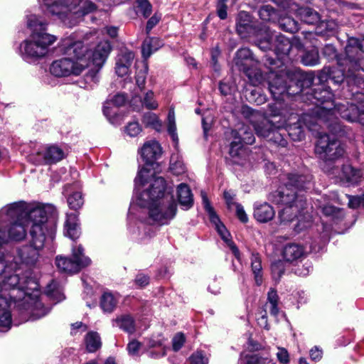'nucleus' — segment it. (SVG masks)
Here are the masks:
<instances>
[{
    "mask_svg": "<svg viewBox=\"0 0 364 364\" xmlns=\"http://www.w3.org/2000/svg\"><path fill=\"white\" fill-rule=\"evenodd\" d=\"M141 131V128L137 122H132L125 127V132L131 137L137 136Z\"/></svg>",
    "mask_w": 364,
    "mask_h": 364,
    "instance_id": "nucleus-54",
    "label": "nucleus"
},
{
    "mask_svg": "<svg viewBox=\"0 0 364 364\" xmlns=\"http://www.w3.org/2000/svg\"><path fill=\"white\" fill-rule=\"evenodd\" d=\"M236 21V30L239 36L242 38L255 36L257 38L256 43L264 36V28H267L265 26H261L259 29L257 28L256 26L252 23L250 15L244 11L238 14Z\"/></svg>",
    "mask_w": 364,
    "mask_h": 364,
    "instance_id": "nucleus-21",
    "label": "nucleus"
},
{
    "mask_svg": "<svg viewBox=\"0 0 364 364\" xmlns=\"http://www.w3.org/2000/svg\"><path fill=\"white\" fill-rule=\"evenodd\" d=\"M321 212L326 216H331L333 219L338 218L342 215V210L331 205H320Z\"/></svg>",
    "mask_w": 364,
    "mask_h": 364,
    "instance_id": "nucleus-50",
    "label": "nucleus"
},
{
    "mask_svg": "<svg viewBox=\"0 0 364 364\" xmlns=\"http://www.w3.org/2000/svg\"><path fill=\"white\" fill-rule=\"evenodd\" d=\"M137 102H139L142 107L150 110L156 109L159 107V104L155 100L154 93L151 90L143 93L142 96L136 95L133 96L132 102L134 105Z\"/></svg>",
    "mask_w": 364,
    "mask_h": 364,
    "instance_id": "nucleus-32",
    "label": "nucleus"
},
{
    "mask_svg": "<svg viewBox=\"0 0 364 364\" xmlns=\"http://www.w3.org/2000/svg\"><path fill=\"white\" fill-rule=\"evenodd\" d=\"M170 168L176 175H179L185 171V166L181 161H177L175 163L171 162Z\"/></svg>",
    "mask_w": 364,
    "mask_h": 364,
    "instance_id": "nucleus-61",
    "label": "nucleus"
},
{
    "mask_svg": "<svg viewBox=\"0 0 364 364\" xmlns=\"http://www.w3.org/2000/svg\"><path fill=\"white\" fill-rule=\"evenodd\" d=\"M296 15L307 24L317 23L320 21L319 14L309 7H301L296 10Z\"/></svg>",
    "mask_w": 364,
    "mask_h": 364,
    "instance_id": "nucleus-35",
    "label": "nucleus"
},
{
    "mask_svg": "<svg viewBox=\"0 0 364 364\" xmlns=\"http://www.w3.org/2000/svg\"><path fill=\"white\" fill-rule=\"evenodd\" d=\"M240 362L241 364H274L270 359L259 357L256 354L245 356L241 354Z\"/></svg>",
    "mask_w": 364,
    "mask_h": 364,
    "instance_id": "nucleus-44",
    "label": "nucleus"
},
{
    "mask_svg": "<svg viewBox=\"0 0 364 364\" xmlns=\"http://www.w3.org/2000/svg\"><path fill=\"white\" fill-rule=\"evenodd\" d=\"M85 343L87 350L90 353L95 352L101 347V339L99 334L96 332H89L85 337Z\"/></svg>",
    "mask_w": 364,
    "mask_h": 364,
    "instance_id": "nucleus-40",
    "label": "nucleus"
},
{
    "mask_svg": "<svg viewBox=\"0 0 364 364\" xmlns=\"http://www.w3.org/2000/svg\"><path fill=\"white\" fill-rule=\"evenodd\" d=\"M335 28L336 23L333 21H321L316 28L315 34L320 36L328 35L329 33L335 30ZM313 36H314L313 32H308L305 33V38H311Z\"/></svg>",
    "mask_w": 364,
    "mask_h": 364,
    "instance_id": "nucleus-38",
    "label": "nucleus"
},
{
    "mask_svg": "<svg viewBox=\"0 0 364 364\" xmlns=\"http://www.w3.org/2000/svg\"><path fill=\"white\" fill-rule=\"evenodd\" d=\"M127 100V97L124 94L118 93L115 95L110 102L107 103L103 107V112L106 117H109L112 114H114L115 112L112 110V108L108 106V105H112L115 107L123 106Z\"/></svg>",
    "mask_w": 364,
    "mask_h": 364,
    "instance_id": "nucleus-39",
    "label": "nucleus"
},
{
    "mask_svg": "<svg viewBox=\"0 0 364 364\" xmlns=\"http://www.w3.org/2000/svg\"><path fill=\"white\" fill-rule=\"evenodd\" d=\"M141 346V345L139 341L132 340L128 343L127 349L130 355L137 356L139 355Z\"/></svg>",
    "mask_w": 364,
    "mask_h": 364,
    "instance_id": "nucleus-55",
    "label": "nucleus"
},
{
    "mask_svg": "<svg viewBox=\"0 0 364 364\" xmlns=\"http://www.w3.org/2000/svg\"><path fill=\"white\" fill-rule=\"evenodd\" d=\"M147 67L144 66V68L138 70L136 74V84L140 91L144 88L146 78Z\"/></svg>",
    "mask_w": 364,
    "mask_h": 364,
    "instance_id": "nucleus-51",
    "label": "nucleus"
},
{
    "mask_svg": "<svg viewBox=\"0 0 364 364\" xmlns=\"http://www.w3.org/2000/svg\"><path fill=\"white\" fill-rule=\"evenodd\" d=\"M233 140L230 143L228 159L234 164L244 165L248 159L249 152L245 144H252L255 138L252 130L245 125L232 132Z\"/></svg>",
    "mask_w": 364,
    "mask_h": 364,
    "instance_id": "nucleus-13",
    "label": "nucleus"
},
{
    "mask_svg": "<svg viewBox=\"0 0 364 364\" xmlns=\"http://www.w3.org/2000/svg\"><path fill=\"white\" fill-rule=\"evenodd\" d=\"M191 364H208V358L202 351H197L189 358Z\"/></svg>",
    "mask_w": 364,
    "mask_h": 364,
    "instance_id": "nucleus-53",
    "label": "nucleus"
},
{
    "mask_svg": "<svg viewBox=\"0 0 364 364\" xmlns=\"http://www.w3.org/2000/svg\"><path fill=\"white\" fill-rule=\"evenodd\" d=\"M84 249L79 245L73 246L72 258L63 256H57L55 258V264L57 267L63 272L77 273L82 268L90 264L91 260L83 254Z\"/></svg>",
    "mask_w": 364,
    "mask_h": 364,
    "instance_id": "nucleus-16",
    "label": "nucleus"
},
{
    "mask_svg": "<svg viewBox=\"0 0 364 364\" xmlns=\"http://www.w3.org/2000/svg\"><path fill=\"white\" fill-rule=\"evenodd\" d=\"M350 58L346 55V63H349L355 73H358L359 70H362L364 72V54L361 53V55L356 53L353 54V63L350 62Z\"/></svg>",
    "mask_w": 364,
    "mask_h": 364,
    "instance_id": "nucleus-48",
    "label": "nucleus"
},
{
    "mask_svg": "<svg viewBox=\"0 0 364 364\" xmlns=\"http://www.w3.org/2000/svg\"><path fill=\"white\" fill-rule=\"evenodd\" d=\"M346 57L343 59H338L336 66L332 68H324L322 69L317 77L320 82H327L329 79L335 85H341L342 82L347 83L348 90L350 97L355 88H364V78L360 73H355L349 63H346Z\"/></svg>",
    "mask_w": 364,
    "mask_h": 364,
    "instance_id": "nucleus-11",
    "label": "nucleus"
},
{
    "mask_svg": "<svg viewBox=\"0 0 364 364\" xmlns=\"http://www.w3.org/2000/svg\"><path fill=\"white\" fill-rule=\"evenodd\" d=\"M281 180L284 186L272 193L269 200L276 204L284 207L279 212V223L287 225L294 218L298 217V223L295 226V230L300 232L311 226L312 220L310 215H301L304 208L305 201L302 196H299L297 191L309 188L312 180L310 174L299 175L297 173H289L284 175Z\"/></svg>",
    "mask_w": 364,
    "mask_h": 364,
    "instance_id": "nucleus-5",
    "label": "nucleus"
},
{
    "mask_svg": "<svg viewBox=\"0 0 364 364\" xmlns=\"http://www.w3.org/2000/svg\"><path fill=\"white\" fill-rule=\"evenodd\" d=\"M277 357L278 360L282 363L287 364L289 362V353L287 349L284 348H278Z\"/></svg>",
    "mask_w": 364,
    "mask_h": 364,
    "instance_id": "nucleus-60",
    "label": "nucleus"
},
{
    "mask_svg": "<svg viewBox=\"0 0 364 364\" xmlns=\"http://www.w3.org/2000/svg\"><path fill=\"white\" fill-rule=\"evenodd\" d=\"M346 55L350 58V62L353 63V54H364V38L360 41L356 38H350L345 48Z\"/></svg>",
    "mask_w": 364,
    "mask_h": 364,
    "instance_id": "nucleus-33",
    "label": "nucleus"
},
{
    "mask_svg": "<svg viewBox=\"0 0 364 364\" xmlns=\"http://www.w3.org/2000/svg\"><path fill=\"white\" fill-rule=\"evenodd\" d=\"M323 54L328 59H333L336 57V50L333 46L328 44L323 48Z\"/></svg>",
    "mask_w": 364,
    "mask_h": 364,
    "instance_id": "nucleus-63",
    "label": "nucleus"
},
{
    "mask_svg": "<svg viewBox=\"0 0 364 364\" xmlns=\"http://www.w3.org/2000/svg\"><path fill=\"white\" fill-rule=\"evenodd\" d=\"M272 274L274 280H279L284 272V267L281 261L274 262L272 265Z\"/></svg>",
    "mask_w": 364,
    "mask_h": 364,
    "instance_id": "nucleus-52",
    "label": "nucleus"
},
{
    "mask_svg": "<svg viewBox=\"0 0 364 364\" xmlns=\"http://www.w3.org/2000/svg\"><path fill=\"white\" fill-rule=\"evenodd\" d=\"M355 88L350 98L349 107L341 106L339 110L341 112L342 118L350 122H359L364 125V93Z\"/></svg>",
    "mask_w": 364,
    "mask_h": 364,
    "instance_id": "nucleus-18",
    "label": "nucleus"
},
{
    "mask_svg": "<svg viewBox=\"0 0 364 364\" xmlns=\"http://www.w3.org/2000/svg\"><path fill=\"white\" fill-rule=\"evenodd\" d=\"M25 277L21 282L23 278L16 269L11 255L0 254V332H7L11 328V308L16 304L25 321L39 319L50 311L39 299L37 279Z\"/></svg>",
    "mask_w": 364,
    "mask_h": 364,
    "instance_id": "nucleus-1",
    "label": "nucleus"
},
{
    "mask_svg": "<svg viewBox=\"0 0 364 364\" xmlns=\"http://www.w3.org/2000/svg\"><path fill=\"white\" fill-rule=\"evenodd\" d=\"M46 294L48 297L55 301V303L59 302L65 299L62 291L57 289L56 282L53 281L47 286Z\"/></svg>",
    "mask_w": 364,
    "mask_h": 364,
    "instance_id": "nucleus-46",
    "label": "nucleus"
},
{
    "mask_svg": "<svg viewBox=\"0 0 364 364\" xmlns=\"http://www.w3.org/2000/svg\"><path fill=\"white\" fill-rule=\"evenodd\" d=\"M185 343L184 335L181 333H177L173 338V349L174 351H178L181 348Z\"/></svg>",
    "mask_w": 364,
    "mask_h": 364,
    "instance_id": "nucleus-58",
    "label": "nucleus"
},
{
    "mask_svg": "<svg viewBox=\"0 0 364 364\" xmlns=\"http://www.w3.org/2000/svg\"><path fill=\"white\" fill-rule=\"evenodd\" d=\"M134 58V53L129 50L122 51L117 55L115 71L118 76L123 77L129 73Z\"/></svg>",
    "mask_w": 364,
    "mask_h": 364,
    "instance_id": "nucleus-26",
    "label": "nucleus"
},
{
    "mask_svg": "<svg viewBox=\"0 0 364 364\" xmlns=\"http://www.w3.org/2000/svg\"><path fill=\"white\" fill-rule=\"evenodd\" d=\"M274 122L261 117L260 120L253 122L255 132L259 137L267 139L278 146L284 147L287 144V140L284 138V133L280 132V129L284 127L282 123L275 126Z\"/></svg>",
    "mask_w": 364,
    "mask_h": 364,
    "instance_id": "nucleus-17",
    "label": "nucleus"
},
{
    "mask_svg": "<svg viewBox=\"0 0 364 364\" xmlns=\"http://www.w3.org/2000/svg\"><path fill=\"white\" fill-rule=\"evenodd\" d=\"M315 153L323 161L322 169L328 175H334L337 171L335 163L345 154L341 142L328 134H320L315 146Z\"/></svg>",
    "mask_w": 364,
    "mask_h": 364,
    "instance_id": "nucleus-12",
    "label": "nucleus"
},
{
    "mask_svg": "<svg viewBox=\"0 0 364 364\" xmlns=\"http://www.w3.org/2000/svg\"><path fill=\"white\" fill-rule=\"evenodd\" d=\"M279 27L284 31L295 33L299 30L297 21L289 16L282 17L279 20Z\"/></svg>",
    "mask_w": 364,
    "mask_h": 364,
    "instance_id": "nucleus-43",
    "label": "nucleus"
},
{
    "mask_svg": "<svg viewBox=\"0 0 364 364\" xmlns=\"http://www.w3.org/2000/svg\"><path fill=\"white\" fill-rule=\"evenodd\" d=\"M136 204L148 209L149 218L159 225H167L175 217L177 204L173 195L166 192V181L154 177L148 168H141L134 180Z\"/></svg>",
    "mask_w": 364,
    "mask_h": 364,
    "instance_id": "nucleus-4",
    "label": "nucleus"
},
{
    "mask_svg": "<svg viewBox=\"0 0 364 364\" xmlns=\"http://www.w3.org/2000/svg\"><path fill=\"white\" fill-rule=\"evenodd\" d=\"M235 208L236 215L237 218L243 223H246L248 222V217L246 214L242 205L240 203L236 204V206L234 207Z\"/></svg>",
    "mask_w": 364,
    "mask_h": 364,
    "instance_id": "nucleus-59",
    "label": "nucleus"
},
{
    "mask_svg": "<svg viewBox=\"0 0 364 364\" xmlns=\"http://www.w3.org/2000/svg\"><path fill=\"white\" fill-rule=\"evenodd\" d=\"M310 358L313 361H319L323 356V351L318 346H314L310 350Z\"/></svg>",
    "mask_w": 364,
    "mask_h": 364,
    "instance_id": "nucleus-62",
    "label": "nucleus"
},
{
    "mask_svg": "<svg viewBox=\"0 0 364 364\" xmlns=\"http://www.w3.org/2000/svg\"><path fill=\"white\" fill-rule=\"evenodd\" d=\"M301 62L307 66H314L319 63L318 50L313 48L311 50L306 51L301 58Z\"/></svg>",
    "mask_w": 364,
    "mask_h": 364,
    "instance_id": "nucleus-42",
    "label": "nucleus"
},
{
    "mask_svg": "<svg viewBox=\"0 0 364 364\" xmlns=\"http://www.w3.org/2000/svg\"><path fill=\"white\" fill-rule=\"evenodd\" d=\"M263 30L264 36L257 41V46L264 51L274 49L279 58L289 55L293 47L299 49L303 46L296 38L291 41L282 34H275L269 28H264Z\"/></svg>",
    "mask_w": 364,
    "mask_h": 364,
    "instance_id": "nucleus-14",
    "label": "nucleus"
},
{
    "mask_svg": "<svg viewBox=\"0 0 364 364\" xmlns=\"http://www.w3.org/2000/svg\"><path fill=\"white\" fill-rule=\"evenodd\" d=\"M305 255L306 250L304 247L296 242L286 244L282 250L283 259L288 262H296L302 259Z\"/></svg>",
    "mask_w": 364,
    "mask_h": 364,
    "instance_id": "nucleus-25",
    "label": "nucleus"
},
{
    "mask_svg": "<svg viewBox=\"0 0 364 364\" xmlns=\"http://www.w3.org/2000/svg\"><path fill=\"white\" fill-rule=\"evenodd\" d=\"M203 203L205 211L208 213L210 222L214 225L215 230L222 240L229 246L235 257L240 259V251L230 239V234L225 225L221 223L219 217L214 211L206 196L202 193Z\"/></svg>",
    "mask_w": 364,
    "mask_h": 364,
    "instance_id": "nucleus-20",
    "label": "nucleus"
},
{
    "mask_svg": "<svg viewBox=\"0 0 364 364\" xmlns=\"http://www.w3.org/2000/svg\"><path fill=\"white\" fill-rule=\"evenodd\" d=\"M119 298L111 292H105L100 299V307L104 312L111 313L117 306Z\"/></svg>",
    "mask_w": 364,
    "mask_h": 364,
    "instance_id": "nucleus-36",
    "label": "nucleus"
},
{
    "mask_svg": "<svg viewBox=\"0 0 364 364\" xmlns=\"http://www.w3.org/2000/svg\"><path fill=\"white\" fill-rule=\"evenodd\" d=\"M258 14L260 18L265 21H274L278 16L277 11L270 5L262 6Z\"/></svg>",
    "mask_w": 364,
    "mask_h": 364,
    "instance_id": "nucleus-45",
    "label": "nucleus"
},
{
    "mask_svg": "<svg viewBox=\"0 0 364 364\" xmlns=\"http://www.w3.org/2000/svg\"><path fill=\"white\" fill-rule=\"evenodd\" d=\"M139 154L147 165H151L160 157L161 147L156 141H149L144 143Z\"/></svg>",
    "mask_w": 364,
    "mask_h": 364,
    "instance_id": "nucleus-23",
    "label": "nucleus"
},
{
    "mask_svg": "<svg viewBox=\"0 0 364 364\" xmlns=\"http://www.w3.org/2000/svg\"><path fill=\"white\" fill-rule=\"evenodd\" d=\"M167 131L171 135L172 140L177 143L178 141V134L176 132V124L175 112L173 108H170L167 117Z\"/></svg>",
    "mask_w": 364,
    "mask_h": 364,
    "instance_id": "nucleus-41",
    "label": "nucleus"
},
{
    "mask_svg": "<svg viewBox=\"0 0 364 364\" xmlns=\"http://www.w3.org/2000/svg\"><path fill=\"white\" fill-rule=\"evenodd\" d=\"M46 11L55 16L66 27L76 26L82 17L96 9L90 0H40Z\"/></svg>",
    "mask_w": 364,
    "mask_h": 364,
    "instance_id": "nucleus-10",
    "label": "nucleus"
},
{
    "mask_svg": "<svg viewBox=\"0 0 364 364\" xmlns=\"http://www.w3.org/2000/svg\"><path fill=\"white\" fill-rule=\"evenodd\" d=\"M348 206L357 208L360 205L364 207V194L362 196H348Z\"/></svg>",
    "mask_w": 364,
    "mask_h": 364,
    "instance_id": "nucleus-56",
    "label": "nucleus"
},
{
    "mask_svg": "<svg viewBox=\"0 0 364 364\" xmlns=\"http://www.w3.org/2000/svg\"><path fill=\"white\" fill-rule=\"evenodd\" d=\"M315 86L311 92L305 93V100L314 105L310 114L317 121L323 122L333 134L342 136L345 132L336 115L339 114L342 118L339 107L343 105L349 107L350 102L336 104L333 100L334 95L325 82L318 81Z\"/></svg>",
    "mask_w": 364,
    "mask_h": 364,
    "instance_id": "nucleus-6",
    "label": "nucleus"
},
{
    "mask_svg": "<svg viewBox=\"0 0 364 364\" xmlns=\"http://www.w3.org/2000/svg\"><path fill=\"white\" fill-rule=\"evenodd\" d=\"M57 228L56 210L50 204L20 200L3 207L0 210V247L11 239L23 240L34 224Z\"/></svg>",
    "mask_w": 364,
    "mask_h": 364,
    "instance_id": "nucleus-3",
    "label": "nucleus"
},
{
    "mask_svg": "<svg viewBox=\"0 0 364 364\" xmlns=\"http://www.w3.org/2000/svg\"><path fill=\"white\" fill-rule=\"evenodd\" d=\"M315 75L313 72L305 73L299 69L283 70L279 73L271 71L268 75V88L273 98L283 100L286 95H297L304 92L306 89L316 87ZM309 92H311L309 90Z\"/></svg>",
    "mask_w": 364,
    "mask_h": 364,
    "instance_id": "nucleus-8",
    "label": "nucleus"
},
{
    "mask_svg": "<svg viewBox=\"0 0 364 364\" xmlns=\"http://www.w3.org/2000/svg\"><path fill=\"white\" fill-rule=\"evenodd\" d=\"M143 123L147 127H151L156 130H159L161 127V122L158 116L152 112H147L142 117Z\"/></svg>",
    "mask_w": 364,
    "mask_h": 364,
    "instance_id": "nucleus-47",
    "label": "nucleus"
},
{
    "mask_svg": "<svg viewBox=\"0 0 364 364\" xmlns=\"http://www.w3.org/2000/svg\"><path fill=\"white\" fill-rule=\"evenodd\" d=\"M112 326H116L129 334L136 331L135 321L130 314H122L112 320Z\"/></svg>",
    "mask_w": 364,
    "mask_h": 364,
    "instance_id": "nucleus-29",
    "label": "nucleus"
},
{
    "mask_svg": "<svg viewBox=\"0 0 364 364\" xmlns=\"http://www.w3.org/2000/svg\"><path fill=\"white\" fill-rule=\"evenodd\" d=\"M27 26L32 33L21 43L20 54L26 61L36 60L48 54L50 47L58 38L46 32L48 23L36 15L27 16Z\"/></svg>",
    "mask_w": 364,
    "mask_h": 364,
    "instance_id": "nucleus-9",
    "label": "nucleus"
},
{
    "mask_svg": "<svg viewBox=\"0 0 364 364\" xmlns=\"http://www.w3.org/2000/svg\"><path fill=\"white\" fill-rule=\"evenodd\" d=\"M253 215L257 221L265 223L273 219L275 211L272 206L266 202L262 203H256L254 205Z\"/></svg>",
    "mask_w": 364,
    "mask_h": 364,
    "instance_id": "nucleus-27",
    "label": "nucleus"
},
{
    "mask_svg": "<svg viewBox=\"0 0 364 364\" xmlns=\"http://www.w3.org/2000/svg\"><path fill=\"white\" fill-rule=\"evenodd\" d=\"M161 46V41L157 38H147L141 46L142 55L149 58L154 51L157 50Z\"/></svg>",
    "mask_w": 364,
    "mask_h": 364,
    "instance_id": "nucleus-37",
    "label": "nucleus"
},
{
    "mask_svg": "<svg viewBox=\"0 0 364 364\" xmlns=\"http://www.w3.org/2000/svg\"><path fill=\"white\" fill-rule=\"evenodd\" d=\"M332 177L338 178L348 184H355L362 177L360 170L354 168L350 164H343L341 171L337 167V171Z\"/></svg>",
    "mask_w": 364,
    "mask_h": 364,
    "instance_id": "nucleus-24",
    "label": "nucleus"
},
{
    "mask_svg": "<svg viewBox=\"0 0 364 364\" xmlns=\"http://www.w3.org/2000/svg\"><path fill=\"white\" fill-rule=\"evenodd\" d=\"M98 31L92 29L85 33H73L63 39L58 46L59 51L64 57L50 64V73L58 77L78 76L92 62L97 70H91L87 78L95 82L98 80L97 72L104 65L111 51L108 41L100 42L92 50L98 39Z\"/></svg>",
    "mask_w": 364,
    "mask_h": 364,
    "instance_id": "nucleus-2",
    "label": "nucleus"
},
{
    "mask_svg": "<svg viewBox=\"0 0 364 364\" xmlns=\"http://www.w3.org/2000/svg\"><path fill=\"white\" fill-rule=\"evenodd\" d=\"M64 158L63 151L55 146L42 147L36 156H31V160L36 164H54Z\"/></svg>",
    "mask_w": 364,
    "mask_h": 364,
    "instance_id": "nucleus-22",
    "label": "nucleus"
},
{
    "mask_svg": "<svg viewBox=\"0 0 364 364\" xmlns=\"http://www.w3.org/2000/svg\"><path fill=\"white\" fill-rule=\"evenodd\" d=\"M64 234L72 240H75L80 237L78 215L76 213H67L64 224Z\"/></svg>",
    "mask_w": 364,
    "mask_h": 364,
    "instance_id": "nucleus-28",
    "label": "nucleus"
},
{
    "mask_svg": "<svg viewBox=\"0 0 364 364\" xmlns=\"http://www.w3.org/2000/svg\"><path fill=\"white\" fill-rule=\"evenodd\" d=\"M56 229H51V226L48 225L41 228L39 224L35 223L33 228L28 231L29 244L22 245L16 250L15 255H12V259L16 269L20 273V277L23 278L21 282L26 279V276L33 278L31 277V272L24 269H31L39 264L43 249L47 242L53 240Z\"/></svg>",
    "mask_w": 364,
    "mask_h": 364,
    "instance_id": "nucleus-7",
    "label": "nucleus"
},
{
    "mask_svg": "<svg viewBox=\"0 0 364 364\" xmlns=\"http://www.w3.org/2000/svg\"><path fill=\"white\" fill-rule=\"evenodd\" d=\"M250 267L254 275L255 283L260 286L263 280V268L259 254L252 252L250 256Z\"/></svg>",
    "mask_w": 364,
    "mask_h": 364,
    "instance_id": "nucleus-31",
    "label": "nucleus"
},
{
    "mask_svg": "<svg viewBox=\"0 0 364 364\" xmlns=\"http://www.w3.org/2000/svg\"><path fill=\"white\" fill-rule=\"evenodd\" d=\"M323 124L317 121L310 113H304L301 117L298 114L291 113L287 119L282 122L284 132H287L294 141H301L304 138V127L310 131H316V127Z\"/></svg>",
    "mask_w": 364,
    "mask_h": 364,
    "instance_id": "nucleus-15",
    "label": "nucleus"
},
{
    "mask_svg": "<svg viewBox=\"0 0 364 364\" xmlns=\"http://www.w3.org/2000/svg\"><path fill=\"white\" fill-rule=\"evenodd\" d=\"M177 196L183 209L188 210L193 206V197L188 185L181 183L177 186Z\"/></svg>",
    "mask_w": 364,
    "mask_h": 364,
    "instance_id": "nucleus-30",
    "label": "nucleus"
},
{
    "mask_svg": "<svg viewBox=\"0 0 364 364\" xmlns=\"http://www.w3.org/2000/svg\"><path fill=\"white\" fill-rule=\"evenodd\" d=\"M161 16L155 14L148 20L146 26V31L147 33H149L151 30L159 22Z\"/></svg>",
    "mask_w": 364,
    "mask_h": 364,
    "instance_id": "nucleus-64",
    "label": "nucleus"
},
{
    "mask_svg": "<svg viewBox=\"0 0 364 364\" xmlns=\"http://www.w3.org/2000/svg\"><path fill=\"white\" fill-rule=\"evenodd\" d=\"M72 189V186L66 185L64 188L63 193L68 194L67 201L70 208L77 210L82 208L84 204V199L82 194L80 191H74L70 194H68L70 190Z\"/></svg>",
    "mask_w": 364,
    "mask_h": 364,
    "instance_id": "nucleus-34",
    "label": "nucleus"
},
{
    "mask_svg": "<svg viewBox=\"0 0 364 364\" xmlns=\"http://www.w3.org/2000/svg\"><path fill=\"white\" fill-rule=\"evenodd\" d=\"M137 13L141 14L144 18H148L152 12V6L148 0L136 1Z\"/></svg>",
    "mask_w": 364,
    "mask_h": 364,
    "instance_id": "nucleus-49",
    "label": "nucleus"
},
{
    "mask_svg": "<svg viewBox=\"0 0 364 364\" xmlns=\"http://www.w3.org/2000/svg\"><path fill=\"white\" fill-rule=\"evenodd\" d=\"M313 267L311 262H306L301 267L296 269V274L301 277H306L312 271Z\"/></svg>",
    "mask_w": 364,
    "mask_h": 364,
    "instance_id": "nucleus-57",
    "label": "nucleus"
},
{
    "mask_svg": "<svg viewBox=\"0 0 364 364\" xmlns=\"http://www.w3.org/2000/svg\"><path fill=\"white\" fill-rule=\"evenodd\" d=\"M252 59L251 50L247 48H242L237 51L233 63L240 70L247 75L252 85L257 86L262 83L263 77L259 70H250L249 66Z\"/></svg>",
    "mask_w": 364,
    "mask_h": 364,
    "instance_id": "nucleus-19",
    "label": "nucleus"
}]
</instances>
